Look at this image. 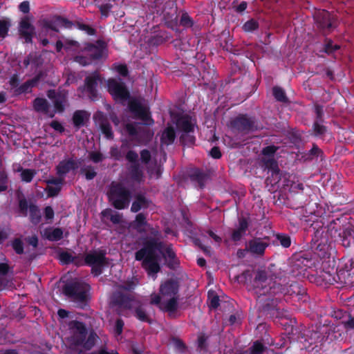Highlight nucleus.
Returning a JSON list of instances; mask_svg holds the SVG:
<instances>
[{
	"mask_svg": "<svg viewBox=\"0 0 354 354\" xmlns=\"http://www.w3.org/2000/svg\"><path fill=\"white\" fill-rule=\"evenodd\" d=\"M131 178L137 183H140L143 178V172L139 163L131 164L129 169Z\"/></svg>",
	"mask_w": 354,
	"mask_h": 354,
	"instance_id": "nucleus-38",
	"label": "nucleus"
},
{
	"mask_svg": "<svg viewBox=\"0 0 354 354\" xmlns=\"http://www.w3.org/2000/svg\"><path fill=\"white\" fill-rule=\"evenodd\" d=\"M286 279L270 276L266 270H259L256 272L254 287L258 295L268 296L266 300L272 301L276 296H299L306 293V290L298 282L285 283Z\"/></svg>",
	"mask_w": 354,
	"mask_h": 354,
	"instance_id": "nucleus-2",
	"label": "nucleus"
},
{
	"mask_svg": "<svg viewBox=\"0 0 354 354\" xmlns=\"http://www.w3.org/2000/svg\"><path fill=\"white\" fill-rule=\"evenodd\" d=\"M259 22L254 19L248 20L242 26V29L245 32H252L259 29Z\"/></svg>",
	"mask_w": 354,
	"mask_h": 354,
	"instance_id": "nucleus-48",
	"label": "nucleus"
},
{
	"mask_svg": "<svg viewBox=\"0 0 354 354\" xmlns=\"http://www.w3.org/2000/svg\"><path fill=\"white\" fill-rule=\"evenodd\" d=\"M268 246L267 242L260 238H255L248 241L247 251L254 255L263 256Z\"/></svg>",
	"mask_w": 354,
	"mask_h": 354,
	"instance_id": "nucleus-22",
	"label": "nucleus"
},
{
	"mask_svg": "<svg viewBox=\"0 0 354 354\" xmlns=\"http://www.w3.org/2000/svg\"><path fill=\"white\" fill-rule=\"evenodd\" d=\"M35 174L36 171L34 169H23L21 173V180L26 183H30L32 180Z\"/></svg>",
	"mask_w": 354,
	"mask_h": 354,
	"instance_id": "nucleus-51",
	"label": "nucleus"
},
{
	"mask_svg": "<svg viewBox=\"0 0 354 354\" xmlns=\"http://www.w3.org/2000/svg\"><path fill=\"white\" fill-rule=\"evenodd\" d=\"M127 289L114 292L111 298L112 305L120 310H133L138 301L133 294L126 291Z\"/></svg>",
	"mask_w": 354,
	"mask_h": 354,
	"instance_id": "nucleus-8",
	"label": "nucleus"
},
{
	"mask_svg": "<svg viewBox=\"0 0 354 354\" xmlns=\"http://www.w3.org/2000/svg\"><path fill=\"white\" fill-rule=\"evenodd\" d=\"M89 114L84 110H77L73 113L72 120L74 127L79 129L84 126L85 120H88Z\"/></svg>",
	"mask_w": 354,
	"mask_h": 354,
	"instance_id": "nucleus-31",
	"label": "nucleus"
},
{
	"mask_svg": "<svg viewBox=\"0 0 354 354\" xmlns=\"http://www.w3.org/2000/svg\"><path fill=\"white\" fill-rule=\"evenodd\" d=\"M315 119L314 122L317 123H323L324 122V110L323 106L320 104L315 105Z\"/></svg>",
	"mask_w": 354,
	"mask_h": 354,
	"instance_id": "nucleus-58",
	"label": "nucleus"
},
{
	"mask_svg": "<svg viewBox=\"0 0 354 354\" xmlns=\"http://www.w3.org/2000/svg\"><path fill=\"white\" fill-rule=\"evenodd\" d=\"M107 88L109 93L115 102L123 103L131 97V94L125 83L120 80L113 78L107 81Z\"/></svg>",
	"mask_w": 354,
	"mask_h": 354,
	"instance_id": "nucleus-6",
	"label": "nucleus"
},
{
	"mask_svg": "<svg viewBox=\"0 0 354 354\" xmlns=\"http://www.w3.org/2000/svg\"><path fill=\"white\" fill-rule=\"evenodd\" d=\"M8 177L5 171H0V193L5 192L8 188Z\"/></svg>",
	"mask_w": 354,
	"mask_h": 354,
	"instance_id": "nucleus-55",
	"label": "nucleus"
},
{
	"mask_svg": "<svg viewBox=\"0 0 354 354\" xmlns=\"http://www.w3.org/2000/svg\"><path fill=\"white\" fill-rule=\"evenodd\" d=\"M81 172L84 174L85 178L87 180H93L97 176V172L92 165H88L85 168L82 169Z\"/></svg>",
	"mask_w": 354,
	"mask_h": 354,
	"instance_id": "nucleus-54",
	"label": "nucleus"
},
{
	"mask_svg": "<svg viewBox=\"0 0 354 354\" xmlns=\"http://www.w3.org/2000/svg\"><path fill=\"white\" fill-rule=\"evenodd\" d=\"M96 334L93 332L90 333L88 337L85 339L83 344L81 345L83 348L87 350H90L93 347L95 343Z\"/></svg>",
	"mask_w": 354,
	"mask_h": 354,
	"instance_id": "nucleus-53",
	"label": "nucleus"
},
{
	"mask_svg": "<svg viewBox=\"0 0 354 354\" xmlns=\"http://www.w3.org/2000/svg\"><path fill=\"white\" fill-rule=\"evenodd\" d=\"M68 328L71 333L69 338L71 344L75 346L82 345L88 333L85 324L77 320H73L69 322Z\"/></svg>",
	"mask_w": 354,
	"mask_h": 354,
	"instance_id": "nucleus-10",
	"label": "nucleus"
},
{
	"mask_svg": "<svg viewBox=\"0 0 354 354\" xmlns=\"http://www.w3.org/2000/svg\"><path fill=\"white\" fill-rule=\"evenodd\" d=\"M353 234H354V226L347 227L339 233L340 241L344 247L348 248L351 246Z\"/></svg>",
	"mask_w": 354,
	"mask_h": 354,
	"instance_id": "nucleus-37",
	"label": "nucleus"
},
{
	"mask_svg": "<svg viewBox=\"0 0 354 354\" xmlns=\"http://www.w3.org/2000/svg\"><path fill=\"white\" fill-rule=\"evenodd\" d=\"M84 50L92 61L98 60L102 58L107 50V44L104 41L97 39L95 44L86 43Z\"/></svg>",
	"mask_w": 354,
	"mask_h": 354,
	"instance_id": "nucleus-14",
	"label": "nucleus"
},
{
	"mask_svg": "<svg viewBox=\"0 0 354 354\" xmlns=\"http://www.w3.org/2000/svg\"><path fill=\"white\" fill-rule=\"evenodd\" d=\"M79 167L78 162L73 158L63 160L56 166L57 174L59 176H65L70 171H74Z\"/></svg>",
	"mask_w": 354,
	"mask_h": 354,
	"instance_id": "nucleus-20",
	"label": "nucleus"
},
{
	"mask_svg": "<svg viewBox=\"0 0 354 354\" xmlns=\"http://www.w3.org/2000/svg\"><path fill=\"white\" fill-rule=\"evenodd\" d=\"M11 26V22L8 19H0V38H6Z\"/></svg>",
	"mask_w": 354,
	"mask_h": 354,
	"instance_id": "nucleus-47",
	"label": "nucleus"
},
{
	"mask_svg": "<svg viewBox=\"0 0 354 354\" xmlns=\"http://www.w3.org/2000/svg\"><path fill=\"white\" fill-rule=\"evenodd\" d=\"M221 47L225 51L231 53L234 55H238L237 50L234 48L232 39H225L220 43Z\"/></svg>",
	"mask_w": 354,
	"mask_h": 354,
	"instance_id": "nucleus-52",
	"label": "nucleus"
},
{
	"mask_svg": "<svg viewBox=\"0 0 354 354\" xmlns=\"http://www.w3.org/2000/svg\"><path fill=\"white\" fill-rule=\"evenodd\" d=\"M178 297H170L168 300L162 301L160 310L169 314L175 313L178 308Z\"/></svg>",
	"mask_w": 354,
	"mask_h": 354,
	"instance_id": "nucleus-35",
	"label": "nucleus"
},
{
	"mask_svg": "<svg viewBox=\"0 0 354 354\" xmlns=\"http://www.w3.org/2000/svg\"><path fill=\"white\" fill-rule=\"evenodd\" d=\"M315 20L317 28L324 35L330 34L337 27L335 17L326 10L317 12L315 15Z\"/></svg>",
	"mask_w": 354,
	"mask_h": 354,
	"instance_id": "nucleus-7",
	"label": "nucleus"
},
{
	"mask_svg": "<svg viewBox=\"0 0 354 354\" xmlns=\"http://www.w3.org/2000/svg\"><path fill=\"white\" fill-rule=\"evenodd\" d=\"M48 97L53 99L55 112L62 113L65 110V104L66 103V97L62 93H56L54 91H49Z\"/></svg>",
	"mask_w": 354,
	"mask_h": 354,
	"instance_id": "nucleus-28",
	"label": "nucleus"
},
{
	"mask_svg": "<svg viewBox=\"0 0 354 354\" xmlns=\"http://www.w3.org/2000/svg\"><path fill=\"white\" fill-rule=\"evenodd\" d=\"M180 284L175 279H169L160 286V293L163 297H178Z\"/></svg>",
	"mask_w": 354,
	"mask_h": 354,
	"instance_id": "nucleus-17",
	"label": "nucleus"
},
{
	"mask_svg": "<svg viewBox=\"0 0 354 354\" xmlns=\"http://www.w3.org/2000/svg\"><path fill=\"white\" fill-rule=\"evenodd\" d=\"M175 138V129L173 127L169 126L163 131L160 138V142L162 145H170L174 143Z\"/></svg>",
	"mask_w": 354,
	"mask_h": 354,
	"instance_id": "nucleus-34",
	"label": "nucleus"
},
{
	"mask_svg": "<svg viewBox=\"0 0 354 354\" xmlns=\"http://www.w3.org/2000/svg\"><path fill=\"white\" fill-rule=\"evenodd\" d=\"M162 241L155 238H148L143 241L142 248L135 252V259L142 262V268L153 279H156L157 274L161 270L158 252L162 254L167 262V266L170 269L176 268L179 264L172 245H169L165 250Z\"/></svg>",
	"mask_w": 354,
	"mask_h": 354,
	"instance_id": "nucleus-1",
	"label": "nucleus"
},
{
	"mask_svg": "<svg viewBox=\"0 0 354 354\" xmlns=\"http://www.w3.org/2000/svg\"><path fill=\"white\" fill-rule=\"evenodd\" d=\"M39 80V77H35L32 80H28L21 86H19L15 91L17 94H21L28 92V91L34 86Z\"/></svg>",
	"mask_w": 354,
	"mask_h": 354,
	"instance_id": "nucleus-45",
	"label": "nucleus"
},
{
	"mask_svg": "<svg viewBox=\"0 0 354 354\" xmlns=\"http://www.w3.org/2000/svg\"><path fill=\"white\" fill-rule=\"evenodd\" d=\"M94 120L104 137L108 140L113 139L112 127L107 116L103 112L98 111L94 115Z\"/></svg>",
	"mask_w": 354,
	"mask_h": 354,
	"instance_id": "nucleus-16",
	"label": "nucleus"
},
{
	"mask_svg": "<svg viewBox=\"0 0 354 354\" xmlns=\"http://www.w3.org/2000/svg\"><path fill=\"white\" fill-rule=\"evenodd\" d=\"M259 270H261L260 269H258L257 270L253 272L250 270H246L243 271L241 274L236 277V280L240 283H248L250 282L251 285V288L254 291V294L257 295L259 299H260L261 301L263 300V299H261V297H266V295H258L256 292V290L254 287V281L255 279V275L256 272Z\"/></svg>",
	"mask_w": 354,
	"mask_h": 354,
	"instance_id": "nucleus-21",
	"label": "nucleus"
},
{
	"mask_svg": "<svg viewBox=\"0 0 354 354\" xmlns=\"http://www.w3.org/2000/svg\"><path fill=\"white\" fill-rule=\"evenodd\" d=\"M232 129L240 132H249L252 131L254 126V120L248 117L247 115H239L230 122Z\"/></svg>",
	"mask_w": 354,
	"mask_h": 354,
	"instance_id": "nucleus-15",
	"label": "nucleus"
},
{
	"mask_svg": "<svg viewBox=\"0 0 354 354\" xmlns=\"http://www.w3.org/2000/svg\"><path fill=\"white\" fill-rule=\"evenodd\" d=\"M249 221L248 218L241 216L239 218L238 225L231 233V239L234 242H238L246 235V232L249 227Z\"/></svg>",
	"mask_w": 354,
	"mask_h": 354,
	"instance_id": "nucleus-19",
	"label": "nucleus"
},
{
	"mask_svg": "<svg viewBox=\"0 0 354 354\" xmlns=\"http://www.w3.org/2000/svg\"><path fill=\"white\" fill-rule=\"evenodd\" d=\"M133 315L136 319L142 322H147L149 324H152V319L147 313L146 310L145 309L142 304L140 301H137L133 306Z\"/></svg>",
	"mask_w": 354,
	"mask_h": 354,
	"instance_id": "nucleus-29",
	"label": "nucleus"
},
{
	"mask_svg": "<svg viewBox=\"0 0 354 354\" xmlns=\"http://www.w3.org/2000/svg\"><path fill=\"white\" fill-rule=\"evenodd\" d=\"M151 204L152 201L147 198L144 194L138 193L135 195L134 201L131 204V211L133 213H137L142 209L149 208Z\"/></svg>",
	"mask_w": 354,
	"mask_h": 354,
	"instance_id": "nucleus-23",
	"label": "nucleus"
},
{
	"mask_svg": "<svg viewBox=\"0 0 354 354\" xmlns=\"http://www.w3.org/2000/svg\"><path fill=\"white\" fill-rule=\"evenodd\" d=\"M264 169L268 170V174L270 172L280 170L277 161L274 158H269L263 159Z\"/></svg>",
	"mask_w": 354,
	"mask_h": 354,
	"instance_id": "nucleus-46",
	"label": "nucleus"
},
{
	"mask_svg": "<svg viewBox=\"0 0 354 354\" xmlns=\"http://www.w3.org/2000/svg\"><path fill=\"white\" fill-rule=\"evenodd\" d=\"M84 262L88 266H106L108 263L106 252L102 250H94L87 253L84 257Z\"/></svg>",
	"mask_w": 354,
	"mask_h": 354,
	"instance_id": "nucleus-18",
	"label": "nucleus"
},
{
	"mask_svg": "<svg viewBox=\"0 0 354 354\" xmlns=\"http://www.w3.org/2000/svg\"><path fill=\"white\" fill-rule=\"evenodd\" d=\"M109 203L116 209H124L129 206L131 192L122 183L112 182L107 192Z\"/></svg>",
	"mask_w": 354,
	"mask_h": 354,
	"instance_id": "nucleus-3",
	"label": "nucleus"
},
{
	"mask_svg": "<svg viewBox=\"0 0 354 354\" xmlns=\"http://www.w3.org/2000/svg\"><path fill=\"white\" fill-rule=\"evenodd\" d=\"M304 185L302 183L292 184L290 194L288 197L290 206L293 209H299L306 204V196L304 194Z\"/></svg>",
	"mask_w": 354,
	"mask_h": 354,
	"instance_id": "nucleus-12",
	"label": "nucleus"
},
{
	"mask_svg": "<svg viewBox=\"0 0 354 354\" xmlns=\"http://www.w3.org/2000/svg\"><path fill=\"white\" fill-rule=\"evenodd\" d=\"M109 153L111 157L115 160H120L123 157L121 150L116 146L111 147Z\"/></svg>",
	"mask_w": 354,
	"mask_h": 354,
	"instance_id": "nucleus-63",
	"label": "nucleus"
},
{
	"mask_svg": "<svg viewBox=\"0 0 354 354\" xmlns=\"http://www.w3.org/2000/svg\"><path fill=\"white\" fill-rule=\"evenodd\" d=\"M125 130L131 137L130 140L136 142L137 145L147 144L153 136L150 129L136 123L126 124Z\"/></svg>",
	"mask_w": 354,
	"mask_h": 354,
	"instance_id": "nucleus-5",
	"label": "nucleus"
},
{
	"mask_svg": "<svg viewBox=\"0 0 354 354\" xmlns=\"http://www.w3.org/2000/svg\"><path fill=\"white\" fill-rule=\"evenodd\" d=\"M12 247L17 254L24 253V243L20 239H15L12 243Z\"/></svg>",
	"mask_w": 354,
	"mask_h": 354,
	"instance_id": "nucleus-60",
	"label": "nucleus"
},
{
	"mask_svg": "<svg viewBox=\"0 0 354 354\" xmlns=\"http://www.w3.org/2000/svg\"><path fill=\"white\" fill-rule=\"evenodd\" d=\"M277 239L283 248H289L291 245V239L290 236L285 234H277Z\"/></svg>",
	"mask_w": 354,
	"mask_h": 354,
	"instance_id": "nucleus-56",
	"label": "nucleus"
},
{
	"mask_svg": "<svg viewBox=\"0 0 354 354\" xmlns=\"http://www.w3.org/2000/svg\"><path fill=\"white\" fill-rule=\"evenodd\" d=\"M268 176L266 179V183L267 186H270V190L274 191L279 189L280 187H284L288 185V184L282 183L281 185V180L282 177V173L281 170L270 172L268 174Z\"/></svg>",
	"mask_w": 354,
	"mask_h": 354,
	"instance_id": "nucleus-27",
	"label": "nucleus"
},
{
	"mask_svg": "<svg viewBox=\"0 0 354 354\" xmlns=\"http://www.w3.org/2000/svg\"><path fill=\"white\" fill-rule=\"evenodd\" d=\"M61 189H62L61 186L53 187V186L48 185L47 187L46 188V192L48 197H55L59 194Z\"/></svg>",
	"mask_w": 354,
	"mask_h": 354,
	"instance_id": "nucleus-64",
	"label": "nucleus"
},
{
	"mask_svg": "<svg viewBox=\"0 0 354 354\" xmlns=\"http://www.w3.org/2000/svg\"><path fill=\"white\" fill-rule=\"evenodd\" d=\"M272 94L277 101L286 103L288 102V98L286 94L285 91L280 86H274L272 88Z\"/></svg>",
	"mask_w": 354,
	"mask_h": 354,
	"instance_id": "nucleus-43",
	"label": "nucleus"
},
{
	"mask_svg": "<svg viewBox=\"0 0 354 354\" xmlns=\"http://www.w3.org/2000/svg\"><path fill=\"white\" fill-rule=\"evenodd\" d=\"M176 128L182 133L194 132V124L188 115H183L178 117L176 121Z\"/></svg>",
	"mask_w": 354,
	"mask_h": 354,
	"instance_id": "nucleus-26",
	"label": "nucleus"
},
{
	"mask_svg": "<svg viewBox=\"0 0 354 354\" xmlns=\"http://www.w3.org/2000/svg\"><path fill=\"white\" fill-rule=\"evenodd\" d=\"M179 141L182 145L190 147L194 145L196 142V137L194 135V132H184L181 133L179 138Z\"/></svg>",
	"mask_w": 354,
	"mask_h": 354,
	"instance_id": "nucleus-40",
	"label": "nucleus"
},
{
	"mask_svg": "<svg viewBox=\"0 0 354 354\" xmlns=\"http://www.w3.org/2000/svg\"><path fill=\"white\" fill-rule=\"evenodd\" d=\"M101 82V75L97 71L85 77L82 92H85L91 101L98 100L100 94L97 87Z\"/></svg>",
	"mask_w": 354,
	"mask_h": 354,
	"instance_id": "nucleus-9",
	"label": "nucleus"
},
{
	"mask_svg": "<svg viewBox=\"0 0 354 354\" xmlns=\"http://www.w3.org/2000/svg\"><path fill=\"white\" fill-rule=\"evenodd\" d=\"M133 227L138 232H144V227L150 228L151 225L147 221V216L144 213H138L132 223Z\"/></svg>",
	"mask_w": 354,
	"mask_h": 354,
	"instance_id": "nucleus-33",
	"label": "nucleus"
},
{
	"mask_svg": "<svg viewBox=\"0 0 354 354\" xmlns=\"http://www.w3.org/2000/svg\"><path fill=\"white\" fill-rule=\"evenodd\" d=\"M313 131L315 136L322 137L326 133L328 129L322 123L313 122Z\"/></svg>",
	"mask_w": 354,
	"mask_h": 354,
	"instance_id": "nucleus-49",
	"label": "nucleus"
},
{
	"mask_svg": "<svg viewBox=\"0 0 354 354\" xmlns=\"http://www.w3.org/2000/svg\"><path fill=\"white\" fill-rule=\"evenodd\" d=\"M129 110L135 116L144 121L151 119L147 109L138 101H132L129 104Z\"/></svg>",
	"mask_w": 354,
	"mask_h": 354,
	"instance_id": "nucleus-25",
	"label": "nucleus"
},
{
	"mask_svg": "<svg viewBox=\"0 0 354 354\" xmlns=\"http://www.w3.org/2000/svg\"><path fill=\"white\" fill-rule=\"evenodd\" d=\"M19 194H18V197H19ZM29 205L26 198H19V212L23 216H27Z\"/></svg>",
	"mask_w": 354,
	"mask_h": 354,
	"instance_id": "nucleus-50",
	"label": "nucleus"
},
{
	"mask_svg": "<svg viewBox=\"0 0 354 354\" xmlns=\"http://www.w3.org/2000/svg\"><path fill=\"white\" fill-rule=\"evenodd\" d=\"M33 106L36 111L37 112H42L46 115H48L49 117L53 118L55 115V113L49 112L50 109V105L48 102V101L41 97H37L33 101Z\"/></svg>",
	"mask_w": 354,
	"mask_h": 354,
	"instance_id": "nucleus-30",
	"label": "nucleus"
},
{
	"mask_svg": "<svg viewBox=\"0 0 354 354\" xmlns=\"http://www.w3.org/2000/svg\"><path fill=\"white\" fill-rule=\"evenodd\" d=\"M77 259V258L76 257L73 256L71 253L66 251H62L59 253V260L63 265H68L70 263L78 265L76 261Z\"/></svg>",
	"mask_w": 354,
	"mask_h": 354,
	"instance_id": "nucleus-41",
	"label": "nucleus"
},
{
	"mask_svg": "<svg viewBox=\"0 0 354 354\" xmlns=\"http://www.w3.org/2000/svg\"><path fill=\"white\" fill-rule=\"evenodd\" d=\"M90 286L77 279L66 282L62 288V292L72 301L85 304L88 299V292Z\"/></svg>",
	"mask_w": 354,
	"mask_h": 354,
	"instance_id": "nucleus-4",
	"label": "nucleus"
},
{
	"mask_svg": "<svg viewBox=\"0 0 354 354\" xmlns=\"http://www.w3.org/2000/svg\"><path fill=\"white\" fill-rule=\"evenodd\" d=\"M44 234L48 241H58L63 238V230L60 227L46 229Z\"/></svg>",
	"mask_w": 354,
	"mask_h": 354,
	"instance_id": "nucleus-39",
	"label": "nucleus"
},
{
	"mask_svg": "<svg viewBox=\"0 0 354 354\" xmlns=\"http://www.w3.org/2000/svg\"><path fill=\"white\" fill-rule=\"evenodd\" d=\"M88 158L94 163H100L105 159V157L100 151H92L88 153Z\"/></svg>",
	"mask_w": 354,
	"mask_h": 354,
	"instance_id": "nucleus-57",
	"label": "nucleus"
},
{
	"mask_svg": "<svg viewBox=\"0 0 354 354\" xmlns=\"http://www.w3.org/2000/svg\"><path fill=\"white\" fill-rule=\"evenodd\" d=\"M29 220L30 222L37 225L41 221V214L39 207L34 204L30 203L29 205Z\"/></svg>",
	"mask_w": 354,
	"mask_h": 354,
	"instance_id": "nucleus-36",
	"label": "nucleus"
},
{
	"mask_svg": "<svg viewBox=\"0 0 354 354\" xmlns=\"http://www.w3.org/2000/svg\"><path fill=\"white\" fill-rule=\"evenodd\" d=\"M167 37L164 35L158 34L151 37L149 43L153 46H159L167 41Z\"/></svg>",
	"mask_w": 354,
	"mask_h": 354,
	"instance_id": "nucleus-59",
	"label": "nucleus"
},
{
	"mask_svg": "<svg viewBox=\"0 0 354 354\" xmlns=\"http://www.w3.org/2000/svg\"><path fill=\"white\" fill-rule=\"evenodd\" d=\"M179 25L185 29L193 28L194 21L186 11H183L180 18Z\"/></svg>",
	"mask_w": 354,
	"mask_h": 354,
	"instance_id": "nucleus-42",
	"label": "nucleus"
},
{
	"mask_svg": "<svg viewBox=\"0 0 354 354\" xmlns=\"http://www.w3.org/2000/svg\"><path fill=\"white\" fill-rule=\"evenodd\" d=\"M76 27L81 30L85 31L88 35H94L96 30L88 24L80 22L76 23Z\"/></svg>",
	"mask_w": 354,
	"mask_h": 354,
	"instance_id": "nucleus-62",
	"label": "nucleus"
},
{
	"mask_svg": "<svg viewBox=\"0 0 354 354\" xmlns=\"http://www.w3.org/2000/svg\"><path fill=\"white\" fill-rule=\"evenodd\" d=\"M313 229V235L311 239L312 248L315 250V252H318V255L324 258L328 255V245L324 243L322 240L321 242L319 243V239L322 238L323 231V226L321 225V223L319 221L313 222L312 223V226Z\"/></svg>",
	"mask_w": 354,
	"mask_h": 354,
	"instance_id": "nucleus-11",
	"label": "nucleus"
},
{
	"mask_svg": "<svg viewBox=\"0 0 354 354\" xmlns=\"http://www.w3.org/2000/svg\"><path fill=\"white\" fill-rule=\"evenodd\" d=\"M114 68L115 71L122 77H127L129 75V69L127 66L124 64H114Z\"/></svg>",
	"mask_w": 354,
	"mask_h": 354,
	"instance_id": "nucleus-61",
	"label": "nucleus"
},
{
	"mask_svg": "<svg viewBox=\"0 0 354 354\" xmlns=\"http://www.w3.org/2000/svg\"><path fill=\"white\" fill-rule=\"evenodd\" d=\"M42 27L47 30H51L58 32L59 28H71L73 23L60 15H55L50 19L42 20Z\"/></svg>",
	"mask_w": 354,
	"mask_h": 354,
	"instance_id": "nucleus-13",
	"label": "nucleus"
},
{
	"mask_svg": "<svg viewBox=\"0 0 354 354\" xmlns=\"http://www.w3.org/2000/svg\"><path fill=\"white\" fill-rule=\"evenodd\" d=\"M19 32L20 36L25 39L26 43H32L35 35V27L27 19H24L19 24Z\"/></svg>",
	"mask_w": 354,
	"mask_h": 354,
	"instance_id": "nucleus-24",
	"label": "nucleus"
},
{
	"mask_svg": "<svg viewBox=\"0 0 354 354\" xmlns=\"http://www.w3.org/2000/svg\"><path fill=\"white\" fill-rule=\"evenodd\" d=\"M209 178V175L201 169H196L190 175V179L198 183L201 189H203L207 180Z\"/></svg>",
	"mask_w": 354,
	"mask_h": 354,
	"instance_id": "nucleus-32",
	"label": "nucleus"
},
{
	"mask_svg": "<svg viewBox=\"0 0 354 354\" xmlns=\"http://www.w3.org/2000/svg\"><path fill=\"white\" fill-rule=\"evenodd\" d=\"M340 49V46L334 44L331 39L325 38L323 52L330 55Z\"/></svg>",
	"mask_w": 354,
	"mask_h": 354,
	"instance_id": "nucleus-44",
	"label": "nucleus"
}]
</instances>
